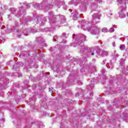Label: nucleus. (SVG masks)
Listing matches in <instances>:
<instances>
[{
  "label": "nucleus",
  "instance_id": "c9c22d12",
  "mask_svg": "<svg viewBox=\"0 0 128 128\" xmlns=\"http://www.w3.org/2000/svg\"><path fill=\"white\" fill-rule=\"evenodd\" d=\"M84 50H86V48H84Z\"/></svg>",
  "mask_w": 128,
  "mask_h": 128
},
{
  "label": "nucleus",
  "instance_id": "393cba45",
  "mask_svg": "<svg viewBox=\"0 0 128 128\" xmlns=\"http://www.w3.org/2000/svg\"><path fill=\"white\" fill-rule=\"evenodd\" d=\"M91 55L92 56H94V52H91Z\"/></svg>",
  "mask_w": 128,
  "mask_h": 128
},
{
  "label": "nucleus",
  "instance_id": "f3484780",
  "mask_svg": "<svg viewBox=\"0 0 128 128\" xmlns=\"http://www.w3.org/2000/svg\"><path fill=\"white\" fill-rule=\"evenodd\" d=\"M124 59H121L120 60V64H124Z\"/></svg>",
  "mask_w": 128,
  "mask_h": 128
},
{
  "label": "nucleus",
  "instance_id": "39448f33",
  "mask_svg": "<svg viewBox=\"0 0 128 128\" xmlns=\"http://www.w3.org/2000/svg\"><path fill=\"white\" fill-rule=\"evenodd\" d=\"M60 18L61 20L56 22V24H57L58 26H60V24H62L66 23V18H64V16H61Z\"/></svg>",
  "mask_w": 128,
  "mask_h": 128
},
{
  "label": "nucleus",
  "instance_id": "f704fd0d",
  "mask_svg": "<svg viewBox=\"0 0 128 128\" xmlns=\"http://www.w3.org/2000/svg\"><path fill=\"white\" fill-rule=\"evenodd\" d=\"M44 114V116H46V114Z\"/></svg>",
  "mask_w": 128,
  "mask_h": 128
},
{
  "label": "nucleus",
  "instance_id": "cd10ccee",
  "mask_svg": "<svg viewBox=\"0 0 128 128\" xmlns=\"http://www.w3.org/2000/svg\"><path fill=\"white\" fill-rule=\"evenodd\" d=\"M126 40H127V44H128V36H126Z\"/></svg>",
  "mask_w": 128,
  "mask_h": 128
},
{
  "label": "nucleus",
  "instance_id": "0eeeda50",
  "mask_svg": "<svg viewBox=\"0 0 128 128\" xmlns=\"http://www.w3.org/2000/svg\"><path fill=\"white\" fill-rule=\"evenodd\" d=\"M78 36L80 38V40L82 42L86 40V36L82 34H79Z\"/></svg>",
  "mask_w": 128,
  "mask_h": 128
},
{
  "label": "nucleus",
  "instance_id": "7ed1b4c3",
  "mask_svg": "<svg viewBox=\"0 0 128 128\" xmlns=\"http://www.w3.org/2000/svg\"><path fill=\"white\" fill-rule=\"evenodd\" d=\"M100 17L98 16V14H94L93 15V24H96L98 22H99Z\"/></svg>",
  "mask_w": 128,
  "mask_h": 128
},
{
  "label": "nucleus",
  "instance_id": "7c9ffc66",
  "mask_svg": "<svg viewBox=\"0 0 128 128\" xmlns=\"http://www.w3.org/2000/svg\"><path fill=\"white\" fill-rule=\"evenodd\" d=\"M110 16H112V14H110Z\"/></svg>",
  "mask_w": 128,
  "mask_h": 128
},
{
  "label": "nucleus",
  "instance_id": "4468645a",
  "mask_svg": "<svg viewBox=\"0 0 128 128\" xmlns=\"http://www.w3.org/2000/svg\"><path fill=\"white\" fill-rule=\"evenodd\" d=\"M54 40H60V38H62V37L60 36H54Z\"/></svg>",
  "mask_w": 128,
  "mask_h": 128
},
{
  "label": "nucleus",
  "instance_id": "5701e85b",
  "mask_svg": "<svg viewBox=\"0 0 128 128\" xmlns=\"http://www.w3.org/2000/svg\"><path fill=\"white\" fill-rule=\"evenodd\" d=\"M11 16L10 15H8V18H9V20H11L12 18H11Z\"/></svg>",
  "mask_w": 128,
  "mask_h": 128
},
{
  "label": "nucleus",
  "instance_id": "dca6fc26",
  "mask_svg": "<svg viewBox=\"0 0 128 128\" xmlns=\"http://www.w3.org/2000/svg\"><path fill=\"white\" fill-rule=\"evenodd\" d=\"M116 58H118V54H116L113 57V59L116 60Z\"/></svg>",
  "mask_w": 128,
  "mask_h": 128
},
{
  "label": "nucleus",
  "instance_id": "ddd939ff",
  "mask_svg": "<svg viewBox=\"0 0 128 128\" xmlns=\"http://www.w3.org/2000/svg\"><path fill=\"white\" fill-rule=\"evenodd\" d=\"M124 48H126V46L124 44H122L120 46V48L121 50H124Z\"/></svg>",
  "mask_w": 128,
  "mask_h": 128
},
{
  "label": "nucleus",
  "instance_id": "423d86ee",
  "mask_svg": "<svg viewBox=\"0 0 128 128\" xmlns=\"http://www.w3.org/2000/svg\"><path fill=\"white\" fill-rule=\"evenodd\" d=\"M108 54V52L104 51V50H101L99 52V56H106Z\"/></svg>",
  "mask_w": 128,
  "mask_h": 128
},
{
  "label": "nucleus",
  "instance_id": "473e14b6",
  "mask_svg": "<svg viewBox=\"0 0 128 128\" xmlns=\"http://www.w3.org/2000/svg\"><path fill=\"white\" fill-rule=\"evenodd\" d=\"M80 84H82V82H80Z\"/></svg>",
  "mask_w": 128,
  "mask_h": 128
},
{
  "label": "nucleus",
  "instance_id": "f03ea898",
  "mask_svg": "<svg viewBox=\"0 0 128 128\" xmlns=\"http://www.w3.org/2000/svg\"><path fill=\"white\" fill-rule=\"evenodd\" d=\"M85 30L89 32L90 30V33L92 34H98V28H92L86 27L84 28Z\"/></svg>",
  "mask_w": 128,
  "mask_h": 128
},
{
  "label": "nucleus",
  "instance_id": "c756f323",
  "mask_svg": "<svg viewBox=\"0 0 128 128\" xmlns=\"http://www.w3.org/2000/svg\"><path fill=\"white\" fill-rule=\"evenodd\" d=\"M42 24H44V22H42L41 23V26H42Z\"/></svg>",
  "mask_w": 128,
  "mask_h": 128
},
{
  "label": "nucleus",
  "instance_id": "2f4dec72",
  "mask_svg": "<svg viewBox=\"0 0 128 128\" xmlns=\"http://www.w3.org/2000/svg\"><path fill=\"white\" fill-rule=\"evenodd\" d=\"M50 18H52V16H50Z\"/></svg>",
  "mask_w": 128,
  "mask_h": 128
},
{
  "label": "nucleus",
  "instance_id": "2eb2a0df",
  "mask_svg": "<svg viewBox=\"0 0 128 128\" xmlns=\"http://www.w3.org/2000/svg\"><path fill=\"white\" fill-rule=\"evenodd\" d=\"M102 32H108V29L106 28H104L102 29Z\"/></svg>",
  "mask_w": 128,
  "mask_h": 128
},
{
  "label": "nucleus",
  "instance_id": "c85d7f7f",
  "mask_svg": "<svg viewBox=\"0 0 128 128\" xmlns=\"http://www.w3.org/2000/svg\"><path fill=\"white\" fill-rule=\"evenodd\" d=\"M90 94L91 96H94V93H93V92H91V93Z\"/></svg>",
  "mask_w": 128,
  "mask_h": 128
},
{
  "label": "nucleus",
  "instance_id": "a878e982",
  "mask_svg": "<svg viewBox=\"0 0 128 128\" xmlns=\"http://www.w3.org/2000/svg\"><path fill=\"white\" fill-rule=\"evenodd\" d=\"M14 30H16L18 28V27L16 26L14 27Z\"/></svg>",
  "mask_w": 128,
  "mask_h": 128
},
{
  "label": "nucleus",
  "instance_id": "6ab92c4d",
  "mask_svg": "<svg viewBox=\"0 0 128 128\" xmlns=\"http://www.w3.org/2000/svg\"><path fill=\"white\" fill-rule=\"evenodd\" d=\"M66 40H62V44H66Z\"/></svg>",
  "mask_w": 128,
  "mask_h": 128
},
{
  "label": "nucleus",
  "instance_id": "b1692460",
  "mask_svg": "<svg viewBox=\"0 0 128 128\" xmlns=\"http://www.w3.org/2000/svg\"><path fill=\"white\" fill-rule=\"evenodd\" d=\"M112 44L113 46H116V43H114V42H113Z\"/></svg>",
  "mask_w": 128,
  "mask_h": 128
},
{
  "label": "nucleus",
  "instance_id": "f8f14e48",
  "mask_svg": "<svg viewBox=\"0 0 128 128\" xmlns=\"http://www.w3.org/2000/svg\"><path fill=\"white\" fill-rule=\"evenodd\" d=\"M66 36L68 35H66V33H62V38L64 40V38H66Z\"/></svg>",
  "mask_w": 128,
  "mask_h": 128
},
{
  "label": "nucleus",
  "instance_id": "f257e3e1",
  "mask_svg": "<svg viewBox=\"0 0 128 128\" xmlns=\"http://www.w3.org/2000/svg\"><path fill=\"white\" fill-rule=\"evenodd\" d=\"M128 0H118V6L120 12H119V16L120 18H124V16H126V14L122 12L126 10V2Z\"/></svg>",
  "mask_w": 128,
  "mask_h": 128
},
{
  "label": "nucleus",
  "instance_id": "1a4fd4ad",
  "mask_svg": "<svg viewBox=\"0 0 128 128\" xmlns=\"http://www.w3.org/2000/svg\"><path fill=\"white\" fill-rule=\"evenodd\" d=\"M109 32H114V26L109 30Z\"/></svg>",
  "mask_w": 128,
  "mask_h": 128
},
{
  "label": "nucleus",
  "instance_id": "20e7f679",
  "mask_svg": "<svg viewBox=\"0 0 128 128\" xmlns=\"http://www.w3.org/2000/svg\"><path fill=\"white\" fill-rule=\"evenodd\" d=\"M72 18L74 20H78V18H79L80 15L78 13V12L76 10H74L73 12L72 13Z\"/></svg>",
  "mask_w": 128,
  "mask_h": 128
},
{
  "label": "nucleus",
  "instance_id": "9b49d317",
  "mask_svg": "<svg viewBox=\"0 0 128 128\" xmlns=\"http://www.w3.org/2000/svg\"><path fill=\"white\" fill-rule=\"evenodd\" d=\"M108 66L109 68H111V70L113 68L114 64H112V62H110V63L108 64Z\"/></svg>",
  "mask_w": 128,
  "mask_h": 128
},
{
  "label": "nucleus",
  "instance_id": "6e6552de",
  "mask_svg": "<svg viewBox=\"0 0 128 128\" xmlns=\"http://www.w3.org/2000/svg\"><path fill=\"white\" fill-rule=\"evenodd\" d=\"M28 29H26L24 32V36H28Z\"/></svg>",
  "mask_w": 128,
  "mask_h": 128
},
{
  "label": "nucleus",
  "instance_id": "4be33fe9",
  "mask_svg": "<svg viewBox=\"0 0 128 128\" xmlns=\"http://www.w3.org/2000/svg\"><path fill=\"white\" fill-rule=\"evenodd\" d=\"M50 52H52V50H54L51 47V48H50Z\"/></svg>",
  "mask_w": 128,
  "mask_h": 128
},
{
  "label": "nucleus",
  "instance_id": "a211bd4d",
  "mask_svg": "<svg viewBox=\"0 0 128 128\" xmlns=\"http://www.w3.org/2000/svg\"><path fill=\"white\" fill-rule=\"evenodd\" d=\"M52 90H50V88H49V92H54V90H52V88H51Z\"/></svg>",
  "mask_w": 128,
  "mask_h": 128
},
{
  "label": "nucleus",
  "instance_id": "aec40b11",
  "mask_svg": "<svg viewBox=\"0 0 128 128\" xmlns=\"http://www.w3.org/2000/svg\"><path fill=\"white\" fill-rule=\"evenodd\" d=\"M106 62V60H104L102 62V64H104Z\"/></svg>",
  "mask_w": 128,
  "mask_h": 128
},
{
  "label": "nucleus",
  "instance_id": "bb28decb",
  "mask_svg": "<svg viewBox=\"0 0 128 128\" xmlns=\"http://www.w3.org/2000/svg\"><path fill=\"white\" fill-rule=\"evenodd\" d=\"M52 16L53 17V18H56V16H54V14H52Z\"/></svg>",
  "mask_w": 128,
  "mask_h": 128
},
{
  "label": "nucleus",
  "instance_id": "9d476101",
  "mask_svg": "<svg viewBox=\"0 0 128 128\" xmlns=\"http://www.w3.org/2000/svg\"><path fill=\"white\" fill-rule=\"evenodd\" d=\"M17 35L19 36V38H20V36H22L21 34H20V30L18 29L16 30Z\"/></svg>",
  "mask_w": 128,
  "mask_h": 128
},
{
  "label": "nucleus",
  "instance_id": "412c9836",
  "mask_svg": "<svg viewBox=\"0 0 128 128\" xmlns=\"http://www.w3.org/2000/svg\"><path fill=\"white\" fill-rule=\"evenodd\" d=\"M54 20H51V23H50L51 26H52V24H54Z\"/></svg>",
  "mask_w": 128,
  "mask_h": 128
},
{
  "label": "nucleus",
  "instance_id": "72a5a7b5",
  "mask_svg": "<svg viewBox=\"0 0 128 128\" xmlns=\"http://www.w3.org/2000/svg\"><path fill=\"white\" fill-rule=\"evenodd\" d=\"M114 38H116V36H114Z\"/></svg>",
  "mask_w": 128,
  "mask_h": 128
}]
</instances>
